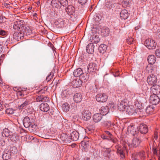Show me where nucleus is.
I'll return each mask as SVG.
<instances>
[{"label":"nucleus","mask_w":160,"mask_h":160,"mask_svg":"<svg viewBox=\"0 0 160 160\" xmlns=\"http://www.w3.org/2000/svg\"><path fill=\"white\" fill-rule=\"evenodd\" d=\"M160 87L157 84L153 85L151 87V103L157 105L159 102L160 99L157 95L160 93Z\"/></svg>","instance_id":"1"},{"label":"nucleus","mask_w":160,"mask_h":160,"mask_svg":"<svg viewBox=\"0 0 160 160\" xmlns=\"http://www.w3.org/2000/svg\"><path fill=\"white\" fill-rule=\"evenodd\" d=\"M65 12L71 18H75L77 16V14L75 12V8L72 5H69L65 9Z\"/></svg>","instance_id":"2"},{"label":"nucleus","mask_w":160,"mask_h":160,"mask_svg":"<svg viewBox=\"0 0 160 160\" xmlns=\"http://www.w3.org/2000/svg\"><path fill=\"white\" fill-rule=\"evenodd\" d=\"M151 78H152V82L153 85L156 84L155 83L157 82V78L156 76V74L157 73H156L157 71V67L155 65H152V66H151Z\"/></svg>","instance_id":"3"},{"label":"nucleus","mask_w":160,"mask_h":160,"mask_svg":"<svg viewBox=\"0 0 160 160\" xmlns=\"http://www.w3.org/2000/svg\"><path fill=\"white\" fill-rule=\"evenodd\" d=\"M107 99L108 96L104 93H100L96 96V99L99 102H105L107 101Z\"/></svg>","instance_id":"4"},{"label":"nucleus","mask_w":160,"mask_h":160,"mask_svg":"<svg viewBox=\"0 0 160 160\" xmlns=\"http://www.w3.org/2000/svg\"><path fill=\"white\" fill-rule=\"evenodd\" d=\"M81 113L82 118L84 121H88L91 119L92 114L88 110L84 109Z\"/></svg>","instance_id":"5"},{"label":"nucleus","mask_w":160,"mask_h":160,"mask_svg":"<svg viewBox=\"0 0 160 160\" xmlns=\"http://www.w3.org/2000/svg\"><path fill=\"white\" fill-rule=\"evenodd\" d=\"M139 110V109H135L133 106L131 105L128 106L125 111L128 114L131 115L135 113H139L138 111Z\"/></svg>","instance_id":"6"},{"label":"nucleus","mask_w":160,"mask_h":160,"mask_svg":"<svg viewBox=\"0 0 160 160\" xmlns=\"http://www.w3.org/2000/svg\"><path fill=\"white\" fill-rule=\"evenodd\" d=\"M88 72L89 73H92L95 72L98 70V67L94 63H90L87 67Z\"/></svg>","instance_id":"7"},{"label":"nucleus","mask_w":160,"mask_h":160,"mask_svg":"<svg viewBox=\"0 0 160 160\" xmlns=\"http://www.w3.org/2000/svg\"><path fill=\"white\" fill-rule=\"evenodd\" d=\"M117 5H118V4L116 3H113L111 2H108L106 4L105 8L107 12H111L113 11L114 7Z\"/></svg>","instance_id":"8"},{"label":"nucleus","mask_w":160,"mask_h":160,"mask_svg":"<svg viewBox=\"0 0 160 160\" xmlns=\"http://www.w3.org/2000/svg\"><path fill=\"white\" fill-rule=\"evenodd\" d=\"M23 23V21H18L14 22L13 26V29L18 31L19 29H21L24 26Z\"/></svg>","instance_id":"9"},{"label":"nucleus","mask_w":160,"mask_h":160,"mask_svg":"<svg viewBox=\"0 0 160 160\" xmlns=\"http://www.w3.org/2000/svg\"><path fill=\"white\" fill-rule=\"evenodd\" d=\"M22 100L23 102L21 105L19 106V109L24 108L26 107L29 103H30V100L28 97L23 98Z\"/></svg>","instance_id":"10"},{"label":"nucleus","mask_w":160,"mask_h":160,"mask_svg":"<svg viewBox=\"0 0 160 160\" xmlns=\"http://www.w3.org/2000/svg\"><path fill=\"white\" fill-rule=\"evenodd\" d=\"M12 33H13V38L18 40L19 39H23L24 37L23 34L20 32V30L19 32L18 31H12Z\"/></svg>","instance_id":"11"},{"label":"nucleus","mask_w":160,"mask_h":160,"mask_svg":"<svg viewBox=\"0 0 160 160\" xmlns=\"http://www.w3.org/2000/svg\"><path fill=\"white\" fill-rule=\"evenodd\" d=\"M128 132L131 134L133 137L137 136L138 135L136 130V128L133 126L130 125L128 126L127 129Z\"/></svg>","instance_id":"12"},{"label":"nucleus","mask_w":160,"mask_h":160,"mask_svg":"<svg viewBox=\"0 0 160 160\" xmlns=\"http://www.w3.org/2000/svg\"><path fill=\"white\" fill-rule=\"evenodd\" d=\"M139 137V135L133 137L132 143V145L133 147L136 148L139 145L141 141L140 140Z\"/></svg>","instance_id":"13"},{"label":"nucleus","mask_w":160,"mask_h":160,"mask_svg":"<svg viewBox=\"0 0 160 160\" xmlns=\"http://www.w3.org/2000/svg\"><path fill=\"white\" fill-rule=\"evenodd\" d=\"M138 128V131L142 134H145L148 131L147 125L144 123L141 124Z\"/></svg>","instance_id":"14"},{"label":"nucleus","mask_w":160,"mask_h":160,"mask_svg":"<svg viewBox=\"0 0 160 160\" xmlns=\"http://www.w3.org/2000/svg\"><path fill=\"white\" fill-rule=\"evenodd\" d=\"M71 139L72 141H75L78 140L79 137V132L75 131L72 132L70 134Z\"/></svg>","instance_id":"15"},{"label":"nucleus","mask_w":160,"mask_h":160,"mask_svg":"<svg viewBox=\"0 0 160 160\" xmlns=\"http://www.w3.org/2000/svg\"><path fill=\"white\" fill-rule=\"evenodd\" d=\"M23 123L24 127L26 128H28L30 127L31 125V127H32V122L29 117H26L23 120Z\"/></svg>","instance_id":"16"},{"label":"nucleus","mask_w":160,"mask_h":160,"mask_svg":"<svg viewBox=\"0 0 160 160\" xmlns=\"http://www.w3.org/2000/svg\"><path fill=\"white\" fill-rule=\"evenodd\" d=\"M102 115L101 114V113H96L93 115L92 119L95 122L98 123L102 120Z\"/></svg>","instance_id":"17"},{"label":"nucleus","mask_w":160,"mask_h":160,"mask_svg":"<svg viewBox=\"0 0 160 160\" xmlns=\"http://www.w3.org/2000/svg\"><path fill=\"white\" fill-rule=\"evenodd\" d=\"M100 113L102 115H105L107 114L109 111V108L108 106H103L100 109Z\"/></svg>","instance_id":"18"},{"label":"nucleus","mask_w":160,"mask_h":160,"mask_svg":"<svg viewBox=\"0 0 160 160\" xmlns=\"http://www.w3.org/2000/svg\"><path fill=\"white\" fill-rule=\"evenodd\" d=\"M73 99L76 103L80 102L82 99V95L79 93H76L73 97Z\"/></svg>","instance_id":"19"},{"label":"nucleus","mask_w":160,"mask_h":160,"mask_svg":"<svg viewBox=\"0 0 160 160\" xmlns=\"http://www.w3.org/2000/svg\"><path fill=\"white\" fill-rule=\"evenodd\" d=\"M126 150L125 147H123L122 148L118 147L117 148V153L118 154L120 155L122 158H123L125 157V151Z\"/></svg>","instance_id":"20"},{"label":"nucleus","mask_w":160,"mask_h":160,"mask_svg":"<svg viewBox=\"0 0 160 160\" xmlns=\"http://www.w3.org/2000/svg\"><path fill=\"white\" fill-rule=\"evenodd\" d=\"M49 107L47 103H42L40 105V110L44 112H47L49 109Z\"/></svg>","instance_id":"21"},{"label":"nucleus","mask_w":160,"mask_h":160,"mask_svg":"<svg viewBox=\"0 0 160 160\" xmlns=\"http://www.w3.org/2000/svg\"><path fill=\"white\" fill-rule=\"evenodd\" d=\"M82 81L80 78L73 80L72 82V84L74 87H78L82 84Z\"/></svg>","instance_id":"22"},{"label":"nucleus","mask_w":160,"mask_h":160,"mask_svg":"<svg viewBox=\"0 0 160 160\" xmlns=\"http://www.w3.org/2000/svg\"><path fill=\"white\" fill-rule=\"evenodd\" d=\"M73 75L75 77H78L81 76L84 73L82 69L80 68H78L74 70L73 72Z\"/></svg>","instance_id":"23"},{"label":"nucleus","mask_w":160,"mask_h":160,"mask_svg":"<svg viewBox=\"0 0 160 160\" xmlns=\"http://www.w3.org/2000/svg\"><path fill=\"white\" fill-rule=\"evenodd\" d=\"M94 46L92 43H90L86 47V50L89 54H92L94 52Z\"/></svg>","instance_id":"24"},{"label":"nucleus","mask_w":160,"mask_h":160,"mask_svg":"<svg viewBox=\"0 0 160 160\" xmlns=\"http://www.w3.org/2000/svg\"><path fill=\"white\" fill-rule=\"evenodd\" d=\"M120 14L121 18L123 19H127L129 16V13L126 9L122 10Z\"/></svg>","instance_id":"25"},{"label":"nucleus","mask_w":160,"mask_h":160,"mask_svg":"<svg viewBox=\"0 0 160 160\" xmlns=\"http://www.w3.org/2000/svg\"><path fill=\"white\" fill-rule=\"evenodd\" d=\"M128 106L126 105L124 102L121 101L120 104L118 105V109L120 111H123L126 110V109Z\"/></svg>","instance_id":"26"},{"label":"nucleus","mask_w":160,"mask_h":160,"mask_svg":"<svg viewBox=\"0 0 160 160\" xmlns=\"http://www.w3.org/2000/svg\"><path fill=\"white\" fill-rule=\"evenodd\" d=\"M10 132L9 130L7 128H5L3 129L2 132V136L3 137H6L10 136Z\"/></svg>","instance_id":"27"},{"label":"nucleus","mask_w":160,"mask_h":160,"mask_svg":"<svg viewBox=\"0 0 160 160\" xmlns=\"http://www.w3.org/2000/svg\"><path fill=\"white\" fill-rule=\"evenodd\" d=\"M9 138L11 140L13 141L16 142L19 140V137L16 133H13L9 136Z\"/></svg>","instance_id":"28"},{"label":"nucleus","mask_w":160,"mask_h":160,"mask_svg":"<svg viewBox=\"0 0 160 160\" xmlns=\"http://www.w3.org/2000/svg\"><path fill=\"white\" fill-rule=\"evenodd\" d=\"M107 46L104 44H101L99 46L98 50L101 53H104L107 50Z\"/></svg>","instance_id":"29"},{"label":"nucleus","mask_w":160,"mask_h":160,"mask_svg":"<svg viewBox=\"0 0 160 160\" xmlns=\"http://www.w3.org/2000/svg\"><path fill=\"white\" fill-rule=\"evenodd\" d=\"M81 76H80V80L82 81V82H86L89 79V74L88 73L86 74L85 73H83L82 75Z\"/></svg>","instance_id":"30"},{"label":"nucleus","mask_w":160,"mask_h":160,"mask_svg":"<svg viewBox=\"0 0 160 160\" xmlns=\"http://www.w3.org/2000/svg\"><path fill=\"white\" fill-rule=\"evenodd\" d=\"M145 154L144 152L141 151L138 152L136 156L138 158H139L141 160H144L145 158Z\"/></svg>","instance_id":"31"},{"label":"nucleus","mask_w":160,"mask_h":160,"mask_svg":"<svg viewBox=\"0 0 160 160\" xmlns=\"http://www.w3.org/2000/svg\"><path fill=\"white\" fill-rule=\"evenodd\" d=\"M87 1L88 0H78V2L80 4L79 6L82 8L86 6Z\"/></svg>","instance_id":"32"},{"label":"nucleus","mask_w":160,"mask_h":160,"mask_svg":"<svg viewBox=\"0 0 160 160\" xmlns=\"http://www.w3.org/2000/svg\"><path fill=\"white\" fill-rule=\"evenodd\" d=\"M52 5L53 8H55L57 9L60 8L61 6L58 3L56 0H52L51 1Z\"/></svg>","instance_id":"33"},{"label":"nucleus","mask_w":160,"mask_h":160,"mask_svg":"<svg viewBox=\"0 0 160 160\" xmlns=\"http://www.w3.org/2000/svg\"><path fill=\"white\" fill-rule=\"evenodd\" d=\"M63 110L65 112H68L70 108V106L69 104L67 103H65L62 104V106Z\"/></svg>","instance_id":"34"},{"label":"nucleus","mask_w":160,"mask_h":160,"mask_svg":"<svg viewBox=\"0 0 160 160\" xmlns=\"http://www.w3.org/2000/svg\"><path fill=\"white\" fill-rule=\"evenodd\" d=\"M122 4L123 7L126 8L129 6V0H122Z\"/></svg>","instance_id":"35"},{"label":"nucleus","mask_w":160,"mask_h":160,"mask_svg":"<svg viewBox=\"0 0 160 160\" xmlns=\"http://www.w3.org/2000/svg\"><path fill=\"white\" fill-rule=\"evenodd\" d=\"M90 92L92 93H95L97 92V88L96 85H91L89 88Z\"/></svg>","instance_id":"36"},{"label":"nucleus","mask_w":160,"mask_h":160,"mask_svg":"<svg viewBox=\"0 0 160 160\" xmlns=\"http://www.w3.org/2000/svg\"><path fill=\"white\" fill-rule=\"evenodd\" d=\"M80 144L81 147L85 148L89 146V142L88 141L84 140L82 141Z\"/></svg>","instance_id":"37"},{"label":"nucleus","mask_w":160,"mask_h":160,"mask_svg":"<svg viewBox=\"0 0 160 160\" xmlns=\"http://www.w3.org/2000/svg\"><path fill=\"white\" fill-rule=\"evenodd\" d=\"M102 32H103L105 36H108L109 34L110 30L108 28L106 27L103 30Z\"/></svg>","instance_id":"38"},{"label":"nucleus","mask_w":160,"mask_h":160,"mask_svg":"<svg viewBox=\"0 0 160 160\" xmlns=\"http://www.w3.org/2000/svg\"><path fill=\"white\" fill-rule=\"evenodd\" d=\"M70 91L69 89H67L64 90L62 93V95L64 96L65 97H66L68 95L70 94Z\"/></svg>","instance_id":"39"},{"label":"nucleus","mask_w":160,"mask_h":160,"mask_svg":"<svg viewBox=\"0 0 160 160\" xmlns=\"http://www.w3.org/2000/svg\"><path fill=\"white\" fill-rule=\"evenodd\" d=\"M110 151L109 149H106L103 153V155L105 157H109L110 155Z\"/></svg>","instance_id":"40"},{"label":"nucleus","mask_w":160,"mask_h":160,"mask_svg":"<svg viewBox=\"0 0 160 160\" xmlns=\"http://www.w3.org/2000/svg\"><path fill=\"white\" fill-rule=\"evenodd\" d=\"M59 2L60 4L63 6H66L68 4V1L67 0H60Z\"/></svg>","instance_id":"41"},{"label":"nucleus","mask_w":160,"mask_h":160,"mask_svg":"<svg viewBox=\"0 0 160 160\" xmlns=\"http://www.w3.org/2000/svg\"><path fill=\"white\" fill-rule=\"evenodd\" d=\"M24 32L25 33H26V34L29 35L31 33L32 31L30 28L28 27H26L25 28Z\"/></svg>","instance_id":"42"},{"label":"nucleus","mask_w":160,"mask_h":160,"mask_svg":"<svg viewBox=\"0 0 160 160\" xmlns=\"http://www.w3.org/2000/svg\"><path fill=\"white\" fill-rule=\"evenodd\" d=\"M2 158L4 160H8L10 158V157L8 154L5 153L2 155Z\"/></svg>","instance_id":"43"},{"label":"nucleus","mask_w":160,"mask_h":160,"mask_svg":"<svg viewBox=\"0 0 160 160\" xmlns=\"http://www.w3.org/2000/svg\"><path fill=\"white\" fill-rule=\"evenodd\" d=\"M156 61V58L154 55H151V64L155 63Z\"/></svg>","instance_id":"44"},{"label":"nucleus","mask_w":160,"mask_h":160,"mask_svg":"<svg viewBox=\"0 0 160 160\" xmlns=\"http://www.w3.org/2000/svg\"><path fill=\"white\" fill-rule=\"evenodd\" d=\"M144 44L149 49H150V42L148 39L146 40L144 42Z\"/></svg>","instance_id":"45"},{"label":"nucleus","mask_w":160,"mask_h":160,"mask_svg":"<svg viewBox=\"0 0 160 160\" xmlns=\"http://www.w3.org/2000/svg\"><path fill=\"white\" fill-rule=\"evenodd\" d=\"M5 112L6 113L9 114H12L13 113V110L11 108H7Z\"/></svg>","instance_id":"46"},{"label":"nucleus","mask_w":160,"mask_h":160,"mask_svg":"<svg viewBox=\"0 0 160 160\" xmlns=\"http://www.w3.org/2000/svg\"><path fill=\"white\" fill-rule=\"evenodd\" d=\"M10 151L11 153L14 154L16 153L17 151L16 147L15 146H13L12 148H11Z\"/></svg>","instance_id":"47"},{"label":"nucleus","mask_w":160,"mask_h":160,"mask_svg":"<svg viewBox=\"0 0 160 160\" xmlns=\"http://www.w3.org/2000/svg\"><path fill=\"white\" fill-rule=\"evenodd\" d=\"M152 45L151 44V48L152 49H155L157 45L156 42L155 41H154L153 40H152Z\"/></svg>","instance_id":"48"},{"label":"nucleus","mask_w":160,"mask_h":160,"mask_svg":"<svg viewBox=\"0 0 160 160\" xmlns=\"http://www.w3.org/2000/svg\"><path fill=\"white\" fill-rule=\"evenodd\" d=\"M13 90L16 92H18L19 91H22V88L20 87H15L13 88Z\"/></svg>","instance_id":"49"},{"label":"nucleus","mask_w":160,"mask_h":160,"mask_svg":"<svg viewBox=\"0 0 160 160\" xmlns=\"http://www.w3.org/2000/svg\"><path fill=\"white\" fill-rule=\"evenodd\" d=\"M37 102H42V95H41L38 96L36 98Z\"/></svg>","instance_id":"50"},{"label":"nucleus","mask_w":160,"mask_h":160,"mask_svg":"<svg viewBox=\"0 0 160 160\" xmlns=\"http://www.w3.org/2000/svg\"><path fill=\"white\" fill-rule=\"evenodd\" d=\"M105 125L107 127L111 126L112 125H113V124L110 121H107L105 122Z\"/></svg>","instance_id":"51"},{"label":"nucleus","mask_w":160,"mask_h":160,"mask_svg":"<svg viewBox=\"0 0 160 160\" xmlns=\"http://www.w3.org/2000/svg\"><path fill=\"white\" fill-rule=\"evenodd\" d=\"M17 94L21 96H24L25 94H26L25 92H23L22 91H19L18 92H17Z\"/></svg>","instance_id":"52"},{"label":"nucleus","mask_w":160,"mask_h":160,"mask_svg":"<svg viewBox=\"0 0 160 160\" xmlns=\"http://www.w3.org/2000/svg\"><path fill=\"white\" fill-rule=\"evenodd\" d=\"M53 76V75L51 74L49 75L46 78L47 81L48 82H49L51 79V78H52Z\"/></svg>","instance_id":"53"},{"label":"nucleus","mask_w":160,"mask_h":160,"mask_svg":"<svg viewBox=\"0 0 160 160\" xmlns=\"http://www.w3.org/2000/svg\"><path fill=\"white\" fill-rule=\"evenodd\" d=\"M155 54L157 57L160 58V49L156 50L155 52Z\"/></svg>","instance_id":"54"},{"label":"nucleus","mask_w":160,"mask_h":160,"mask_svg":"<svg viewBox=\"0 0 160 160\" xmlns=\"http://www.w3.org/2000/svg\"><path fill=\"white\" fill-rule=\"evenodd\" d=\"M7 32L3 30H0V35L2 36H4L6 35Z\"/></svg>","instance_id":"55"},{"label":"nucleus","mask_w":160,"mask_h":160,"mask_svg":"<svg viewBox=\"0 0 160 160\" xmlns=\"http://www.w3.org/2000/svg\"><path fill=\"white\" fill-rule=\"evenodd\" d=\"M105 133L108 136V137L109 138H111V137L112 136V135L111 133L108 131H105Z\"/></svg>","instance_id":"56"},{"label":"nucleus","mask_w":160,"mask_h":160,"mask_svg":"<svg viewBox=\"0 0 160 160\" xmlns=\"http://www.w3.org/2000/svg\"><path fill=\"white\" fill-rule=\"evenodd\" d=\"M49 101V98L46 96L42 95V101L47 102Z\"/></svg>","instance_id":"57"},{"label":"nucleus","mask_w":160,"mask_h":160,"mask_svg":"<svg viewBox=\"0 0 160 160\" xmlns=\"http://www.w3.org/2000/svg\"><path fill=\"white\" fill-rule=\"evenodd\" d=\"M101 137L102 138L104 139H108L109 140V138L108 137V136H106V135H105L104 134H103L102 135Z\"/></svg>","instance_id":"58"},{"label":"nucleus","mask_w":160,"mask_h":160,"mask_svg":"<svg viewBox=\"0 0 160 160\" xmlns=\"http://www.w3.org/2000/svg\"><path fill=\"white\" fill-rule=\"evenodd\" d=\"M152 151L153 153L154 154H157V148L155 147H153L152 148Z\"/></svg>","instance_id":"59"},{"label":"nucleus","mask_w":160,"mask_h":160,"mask_svg":"<svg viewBox=\"0 0 160 160\" xmlns=\"http://www.w3.org/2000/svg\"><path fill=\"white\" fill-rule=\"evenodd\" d=\"M3 142V139L0 138V146H4V143Z\"/></svg>","instance_id":"60"},{"label":"nucleus","mask_w":160,"mask_h":160,"mask_svg":"<svg viewBox=\"0 0 160 160\" xmlns=\"http://www.w3.org/2000/svg\"><path fill=\"white\" fill-rule=\"evenodd\" d=\"M113 136L111 137V138H109V140L112 142L114 143H116L117 142V140L116 139H113Z\"/></svg>","instance_id":"61"},{"label":"nucleus","mask_w":160,"mask_h":160,"mask_svg":"<svg viewBox=\"0 0 160 160\" xmlns=\"http://www.w3.org/2000/svg\"><path fill=\"white\" fill-rule=\"evenodd\" d=\"M47 91V88H44V89H41L39 91V92L41 93H44L45 91Z\"/></svg>","instance_id":"62"},{"label":"nucleus","mask_w":160,"mask_h":160,"mask_svg":"<svg viewBox=\"0 0 160 160\" xmlns=\"http://www.w3.org/2000/svg\"><path fill=\"white\" fill-rule=\"evenodd\" d=\"M158 135L157 132H155L154 133V138L155 140H157L158 138Z\"/></svg>","instance_id":"63"},{"label":"nucleus","mask_w":160,"mask_h":160,"mask_svg":"<svg viewBox=\"0 0 160 160\" xmlns=\"http://www.w3.org/2000/svg\"><path fill=\"white\" fill-rule=\"evenodd\" d=\"M150 108V105H149L148 106V107L146 108V112L147 113H149L150 112V111L149 110V108Z\"/></svg>","instance_id":"64"}]
</instances>
